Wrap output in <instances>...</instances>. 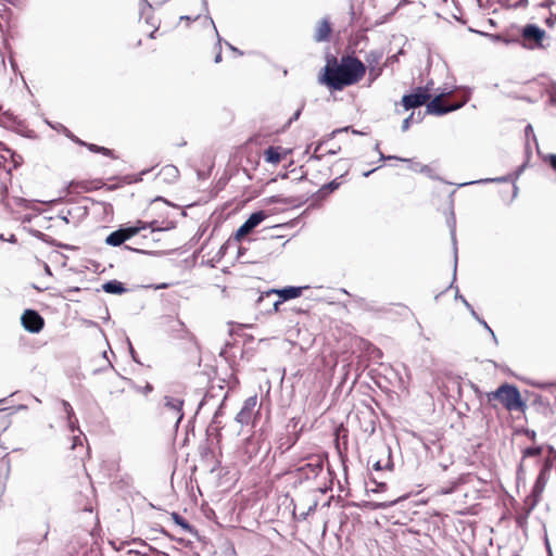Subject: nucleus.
Masks as SVG:
<instances>
[{"label":"nucleus","instance_id":"1","mask_svg":"<svg viewBox=\"0 0 556 556\" xmlns=\"http://www.w3.org/2000/svg\"><path fill=\"white\" fill-rule=\"evenodd\" d=\"M365 73L366 66L355 56H343L340 63H337V59L332 58L328 59L318 81L330 89L342 90L346 86L358 83Z\"/></svg>","mask_w":556,"mask_h":556},{"label":"nucleus","instance_id":"2","mask_svg":"<svg viewBox=\"0 0 556 556\" xmlns=\"http://www.w3.org/2000/svg\"><path fill=\"white\" fill-rule=\"evenodd\" d=\"M489 401L498 400L508 412L525 413L528 408L518 388L514 384L503 383L495 391L486 394Z\"/></svg>","mask_w":556,"mask_h":556},{"label":"nucleus","instance_id":"3","mask_svg":"<svg viewBox=\"0 0 556 556\" xmlns=\"http://www.w3.org/2000/svg\"><path fill=\"white\" fill-rule=\"evenodd\" d=\"M184 400L165 395L163 397V406L161 408V416L168 422H173L175 428H178L184 418Z\"/></svg>","mask_w":556,"mask_h":556},{"label":"nucleus","instance_id":"4","mask_svg":"<svg viewBox=\"0 0 556 556\" xmlns=\"http://www.w3.org/2000/svg\"><path fill=\"white\" fill-rule=\"evenodd\" d=\"M521 37L523 40V47L528 49L533 50L546 48V45L544 43L547 39L546 33L535 24H527L523 26Z\"/></svg>","mask_w":556,"mask_h":556},{"label":"nucleus","instance_id":"5","mask_svg":"<svg viewBox=\"0 0 556 556\" xmlns=\"http://www.w3.org/2000/svg\"><path fill=\"white\" fill-rule=\"evenodd\" d=\"M430 97L428 88L418 87L413 93L403 96L402 104L405 110L416 109L427 104Z\"/></svg>","mask_w":556,"mask_h":556},{"label":"nucleus","instance_id":"6","mask_svg":"<svg viewBox=\"0 0 556 556\" xmlns=\"http://www.w3.org/2000/svg\"><path fill=\"white\" fill-rule=\"evenodd\" d=\"M23 328L30 333H38L45 326L41 315L35 309H26L21 316Z\"/></svg>","mask_w":556,"mask_h":556},{"label":"nucleus","instance_id":"7","mask_svg":"<svg viewBox=\"0 0 556 556\" xmlns=\"http://www.w3.org/2000/svg\"><path fill=\"white\" fill-rule=\"evenodd\" d=\"M442 97H443V94H439V96L434 97L431 101L427 102L426 114L441 116V115L447 114L450 112L456 111L459 108H462V105H463L462 103H458V104L445 103L442 100Z\"/></svg>","mask_w":556,"mask_h":556},{"label":"nucleus","instance_id":"8","mask_svg":"<svg viewBox=\"0 0 556 556\" xmlns=\"http://www.w3.org/2000/svg\"><path fill=\"white\" fill-rule=\"evenodd\" d=\"M266 214L263 211L252 213L249 218L238 228L233 239L240 241L244 236L249 235L255 227H257L264 219Z\"/></svg>","mask_w":556,"mask_h":556},{"label":"nucleus","instance_id":"9","mask_svg":"<svg viewBox=\"0 0 556 556\" xmlns=\"http://www.w3.org/2000/svg\"><path fill=\"white\" fill-rule=\"evenodd\" d=\"M257 399L256 396H250L248 397L239 410V413L236 415V421L240 424L241 426L249 425L254 412V408L256 406Z\"/></svg>","mask_w":556,"mask_h":556},{"label":"nucleus","instance_id":"10","mask_svg":"<svg viewBox=\"0 0 556 556\" xmlns=\"http://www.w3.org/2000/svg\"><path fill=\"white\" fill-rule=\"evenodd\" d=\"M307 287H286L279 290L273 289L266 293L267 296H270L271 294L276 293L281 299V301H288L291 299L299 298L302 294V291L306 289Z\"/></svg>","mask_w":556,"mask_h":556},{"label":"nucleus","instance_id":"11","mask_svg":"<svg viewBox=\"0 0 556 556\" xmlns=\"http://www.w3.org/2000/svg\"><path fill=\"white\" fill-rule=\"evenodd\" d=\"M157 177L166 184H174L179 178V170L175 165L168 164L161 168Z\"/></svg>","mask_w":556,"mask_h":556},{"label":"nucleus","instance_id":"12","mask_svg":"<svg viewBox=\"0 0 556 556\" xmlns=\"http://www.w3.org/2000/svg\"><path fill=\"white\" fill-rule=\"evenodd\" d=\"M331 34L330 23L327 18H323L316 26L314 40L316 42L327 41Z\"/></svg>","mask_w":556,"mask_h":556},{"label":"nucleus","instance_id":"13","mask_svg":"<svg viewBox=\"0 0 556 556\" xmlns=\"http://www.w3.org/2000/svg\"><path fill=\"white\" fill-rule=\"evenodd\" d=\"M102 290L110 294H123L126 292L124 283L115 279L104 282Z\"/></svg>","mask_w":556,"mask_h":556},{"label":"nucleus","instance_id":"14","mask_svg":"<svg viewBox=\"0 0 556 556\" xmlns=\"http://www.w3.org/2000/svg\"><path fill=\"white\" fill-rule=\"evenodd\" d=\"M455 299H459L464 305L466 306V308L470 312L471 316L480 324L484 327V329H486L488 331H491V328L490 326L488 325V323L481 318L477 312L475 311V308L472 307V305L463 296L459 294V291L458 289H456V294H455Z\"/></svg>","mask_w":556,"mask_h":556},{"label":"nucleus","instance_id":"15","mask_svg":"<svg viewBox=\"0 0 556 556\" xmlns=\"http://www.w3.org/2000/svg\"><path fill=\"white\" fill-rule=\"evenodd\" d=\"M125 241H126V239H125L124 230H122L121 228L111 232L105 239V243L111 247H119Z\"/></svg>","mask_w":556,"mask_h":556},{"label":"nucleus","instance_id":"16","mask_svg":"<svg viewBox=\"0 0 556 556\" xmlns=\"http://www.w3.org/2000/svg\"><path fill=\"white\" fill-rule=\"evenodd\" d=\"M383 53L380 50H372L367 53L366 62L369 65V74H372L375 67L379 65V62L382 58Z\"/></svg>","mask_w":556,"mask_h":556},{"label":"nucleus","instance_id":"17","mask_svg":"<svg viewBox=\"0 0 556 556\" xmlns=\"http://www.w3.org/2000/svg\"><path fill=\"white\" fill-rule=\"evenodd\" d=\"M384 450L388 454V458L384 465H382V462L377 459L372 463V469L375 471H381V470H389L391 471L393 469V462L391 459V450L389 446H384Z\"/></svg>","mask_w":556,"mask_h":556},{"label":"nucleus","instance_id":"18","mask_svg":"<svg viewBox=\"0 0 556 556\" xmlns=\"http://www.w3.org/2000/svg\"><path fill=\"white\" fill-rule=\"evenodd\" d=\"M265 161L271 164H278L281 160V155L277 148L269 147L265 150Z\"/></svg>","mask_w":556,"mask_h":556},{"label":"nucleus","instance_id":"19","mask_svg":"<svg viewBox=\"0 0 556 556\" xmlns=\"http://www.w3.org/2000/svg\"><path fill=\"white\" fill-rule=\"evenodd\" d=\"M545 484H546V479H545L544 472L542 471L538 476V478L534 482V485L532 489V495L535 497L540 496L545 488Z\"/></svg>","mask_w":556,"mask_h":556},{"label":"nucleus","instance_id":"20","mask_svg":"<svg viewBox=\"0 0 556 556\" xmlns=\"http://www.w3.org/2000/svg\"><path fill=\"white\" fill-rule=\"evenodd\" d=\"M403 497H399V498H393V500L386 501V502H368L366 505L370 509H386L388 507L395 505Z\"/></svg>","mask_w":556,"mask_h":556},{"label":"nucleus","instance_id":"21","mask_svg":"<svg viewBox=\"0 0 556 556\" xmlns=\"http://www.w3.org/2000/svg\"><path fill=\"white\" fill-rule=\"evenodd\" d=\"M172 518H173L174 522L176 525L180 526L186 532H189V533L193 532V527L184 517H181L178 513H173Z\"/></svg>","mask_w":556,"mask_h":556},{"label":"nucleus","instance_id":"22","mask_svg":"<svg viewBox=\"0 0 556 556\" xmlns=\"http://www.w3.org/2000/svg\"><path fill=\"white\" fill-rule=\"evenodd\" d=\"M139 226H131L126 228H121L124 230L126 241L134 236H136L140 230L146 229V224L142 222H138Z\"/></svg>","mask_w":556,"mask_h":556},{"label":"nucleus","instance_id":"23","mask_svg":"<svg viewBox=\"0 0 556 556\" xmlns=\"http://www.w3.org/2000/svg\"><path fill=\"white\" fill-rule=\"evenodd\" d=\"M422 121V115L420 112L417 113V116L415 118V113L412 112L408 117H406L402 123V130L406 131L409 128V125L415 123H420Z\"/></svg>","mask_w":556,"mask_h":556},{"label":"nucleus","instance_id":"24","mask_svg":"<svg viewBox=\"0 0 556 556\" xmlns=\"http://www.w3.org/2000/svg\"><path fill=\"white\" fill-rule=\"evenodd\" d=\"M86 147L91 151V152H94V153H101L105 156H110V157H113V151L105 148V147H100V146H97V144H93V143H87Z\"/></svg>","mask_w":556,"mask_h":556},{"label":"nucleus","instance_id":"25","mask_svg":"<svg viewBox=\"0 0 556 556\" xmlns=\"http://www.w3.org/2000/svg\"><path fill=\"white\" fill-rule=\"evenodd\" d=\"M509 180V176L496 177V178H486L480 179L477 181H472L471 184H486V182H507ZM470 182L462 184L460 186L469 185Z\"/></svg>","mask_w":556,"mask_h":556},{"label":"nucleus","instance_id":"26","mask_svg":"<svg viewBox=\"0 0 556 556\" xmlns=\"http://www.w3.org/2000/svg\"><path fill=\"white\" fill-rule=\"evenodd\" d=\"M505 2L509 8L513 9H525L529 5V0H502Z\"/></svg>","mask_w":556,"mask_h":556},{"label":"nucleus","instance_id":"27","mask_svg":"<svg viewBox=\"0 0 556 556\" xmlns=\"http://www.w3.org/2000/svg\"><path fill=\"white\" fill-rule=\"evenodd\" d=\"M341 177H342V175H341L340 177L334 178V179H333L332 181H330L329 184L324 185V186L321 187V189H320V192H323V191L332 192V191L337 190V189L340 187V185H341V182L339 181V179H340Z\"/></svg>","mask_w":556,"mask_h":556},{"label":"nucleus","instance_id":"28","mask_svg":"<svg viewBox=\"0 0 556 556\" xmlns=\"http://www.w3.org/2000/svg\"><path fill=\"white\" fill-rule=\"evenodd\" d=\"M452 235V241H453V249H454V270H453V279L456 278V268H457V247H456V236H455V228L453 227L451 230Z\"/></svg>","mask_w":556,"mask_h":556},{"label":"nucleus","instance_id":"29","mask_svg":"<svg viewBox=\"0 0 556 556\" xmlns=\"http://www.w3.org/2000/svg\"><path fill=\"white\" fill-rule=\"evenodd\" d=\"M370 481L376 484V488L370 490L372 493L382 492L387 489L386 482L380 481L376 476H371Z\"/></svg>","mask_w":556,"mask_h":556},{"label":"nucleus","instance_id":"30","mask_svg":"<svg viewBox=\"0 0 556 556\" xmlns=\"http://www.w3.org/2000/svg\"><path fill=\"white\" fill-rule=\"evenodd\" d=\"M541 453H542V447L541 446L527 447L523 451V456L525 457H532V456H538Z\"/></svg>","mask_w":556,"mask_h":556},{"label":"nucleus","instance_id":"31","mask_svg":"<svg viewBox=\"0 0 556 556\" xmlns=\"http://www.w3.org/2000/svg\"><path fill=\"white\" fill-rule=\"evenodd\" d=\"M61 404L63 406L64 412L67 415V420L73 418L74 417V410H73L71 404L67 401H65V400H62Z\"/></svg>","mask_w":556,"mask_h":556},{"label":"nucleus","instance_id":"32","mask_svg":"<svg viewBox=\"0 0 556 556\" xmlns=\"http://www.w3.org/2000/svg\"><path fill=\"white\" fill-rule=\"evenodd\" d=\"M64 132L74 142L78 143L79 146L86 147L87 142H85V141L80 140L79 138H77L76 136H74L67 128H64Z\"/></svg>","mask_w":556,"mask_h":556},{"label":"nucleus","instance_id":"33","mask_svg":"<svg viewBox=\"0 0 556 556\" xmlns=\"http://www.w3.org/2000/svg\"><path fill=\"white\" fill-rule=\"evenodd\" d=\"M379 155H380V161H383V160H399V161H402V162H410L409 159H402V157H397L395 155H384L382 152H379Z\"/></svg>","mask_w":556,"mask_h":556},{"label":"nucleus","instance_id":"34","mask_svg":"<svg viewBox=\"0 0 556 556\" xmlns=\"http://www.w3.org/2000/svg\"><path fill=\"white\" fill-rule=\"evenodd\" d=\"M303 108H304V103H302V105L290 117V119L288 121V125H290L291 123H293L300 118Z\"/></svg>","mask_w":556,"mask_h":556},{"label":"nucleus","instance_id":"35","mask_svg":"<svg viewBox=\"0 0 556 556\" xmlns=\"http://www.w3.org/2000/svg\"><path fill=\"white\" fill-rule=\"evenodd\" d=\"M546 160L552 169L556 172V154H549Z\"/></svg>","mask_w":556,"mask_h":556},{"label":"nucleus","instance_id":"36","mask_svg":"<svg viewBox=\"0 0 556 556\" xmlns=\"http://www.w3.org/2000/svg\"><path fill=\"white\" fill-rule=\"evenodd\" d=\"M127 342H128L129 353H130V355H131V358H132L136 363L140 364L139 359L137 358V353H136L135 349L132 348V344H131V342L129 341V339H127Z\"/></svg>","mask_w":556,"mask_h":556},{"label":"nucleus","instance_id":"37","mask_svg":"<svg viewBox=\"0 0 556 556\" xmlns=\"http://www.w3.org/2000/svg\"><path fill=\"white\" fill-rule=\"evenodd\" d=\"M545 23L552 27L556 23V14L551 13V16L546 18Z\"/></svg>","mask_w":556,"mask_h":556},{"label":"nucleus","instance_id":"38","mask_svg":"<svg viewBox=\"0 0 556 556\" xmlns=\"http://www.w3.org/2000/svg\"><path fill=\"white\" fill-rule=\"evenodd\" d=\"M173 326H172V329L173 330H176L177 328L179 329H185V324L180 320H173Z\"/></svg>","mask_w":556,"mask_h":556},{"label":"nucleus","instance_id":"39","mask_svg":"<svg viewBox=\"0 0 556 556\" xmlns=\"http://www.w3.org/2000/svg\"><path fill=\"white\" fill-rule=\"evenodd\" d=\"M77 420H73V418L68 419V428L72 432H74L77 429L76 426Z\"/></svg>","mask_w":556,"mask_h":556},{"label":"nucleus","instance_id":"40","mask_svg":"<svg viewBox=\"0 0 556 556\" xmlns=\"http://www.w3.org/2000/svg\"><path fill=\"white\" fill-rule=\"evenodd\" d=\"M413 168H414V170H419L421 173L427 172L429 169V167L427 165H420V164H416V166H414Z\"/></svg>","mask_w":556,"mask_h":556},{"label":"nucleus","instance_id":"41","mask_svg":"<svg viewBox=\"0 0 556 556\" xmlns=\"http://www.w3.org/2000/svg\"><path fill=\"white\" fill-rule=\"evenodd\" d=\"M554 4H555V3H554V1H553V0H544V2H543V3H541L540 5H541L542 8H551V5H554Z\"/></svg>","mask_w":556,"mask_h":556},{"label":"nucleus","instance_id":"42","mask_svg":"<svg viewBox=\"0 0 556 556\" xmlns=\"http://www.w3.org/2000/svg\"><path fill=\"white\" fill-rule=\"evenodd\" d=\"M283 301H281V299L279 298V300L275 301L274 302V311L275 312H278L279 309V306L282 304Z\"/></svg>","mask_w":556,"mask_h":556},{"label":"nucleus","instance_id":"43","mask_svg":"<svg viewBox=\"0 0 556 556\" xmlns=\"http://www.w3.org/2000/svg\"><path fill=\"white\" fill-rule=\"evenodd\" d=\"M527 435L531 439V440H534L535 437H536V433L535 431L533 430H527Z\"/></svg>","mask_w":556,"mask_h":556},{"label":"nucleus","instance_id":"44","mask_svg":"<svg viewBox=\"0 0 556 556\" xmlns=\"http://www.w3.org/2000/svg\"><path fill=\"white\" fill-rule=\"evenodd\" d=\"M153 390V387L152 384L150 383H147L146 387L143 388V392L147 394L149 392H151Z\"/></svg>","mask_w":556,"mask_h":556},{"label":"nucleus","instance_id":"45","mask_svg":"<svg viewBox=\"0 0 556 556\" xmlns=\"http://www.w3.org/2000/svg\"><path fill=\"white\" fill-rule=\"evenodd\" d=\"M222 61V51L219 50L218 53L215 55L214 62L219 63Z\"/></svg>","mask_w":556,"mask_h":556},{"label":"nucleus","instance_id":"46","mask_svg":"<svg viewBox=\"0 0 556 556\" xmlns=\"http://www.w3.org/2000/svg\"><path fill=\"white\" fill-rule=\"evenodd\" d=\"M349 129H350V127H344L342 129H336L331 132V136H334L336 134L341 132V131H348Z\"/></svg>","mask_w":556,"mask_h":556},{"label":"nucleus","instance_id":"47","mask_svg":"<svg viewBox=\"0 0 556 556\" xmlns=\"http://www.w3.org/2000/svg\"><path fill=\"white\" fill-rule=\"evenodd\" d=\"M78 443H80V438H79V437H74V438H73V446H72V447H73V448H75V446H76Z\"/></svg>","mask_w":556,"mask_h":556},{"label":"nucleus","instance_id":"48","mask_svg":"<svg viewBox=\"0 0 556 556\" xmlns=\"http://www.w3.org/2000/svg\"><path fill=\"white\" fill-rule=\"evenodd\" d=\"M227 46L229 47L230 50L237 52L238 54L242 55V52L239 51L237 48H235L233 46H231L230 43L227 42Z\"/></svg>","mask_w":556,"mask_h":556},{"label":"nucleus","instance_id":"49","mask_svg":"<svg viewBox=\"0 0 556 556\" xmlns=\"http://www.w3.org/2000/svg\"><path fill=\"white\" fill-rule=\"evenodd\" d=\"M529 134H533V128H532V126H531V125H528V126L526 127V135L528 136Z\"/></svg>","mask_w":556,"mask_h":556},{"label":"nucleus","instance_id":"50","mask_svg":"<svg viewBox=\"0 0 556 556\" xmlns=\"http://www.w3.org/2000/svg\"><path fill=\"white\" fill-rule=\"evenodd\" d=\"M489 332L491 333V336H492V340L494 341V343H495V344H498V341H497V338H496V336H495L494 331L491 329V331H489Z\"/></svg>","mask_w":556,"mask_h":556},{"label":"nucleus","instance_id":"51","mask_svg":"<svg viewBox=\"0 0 556 556\" xmlns=\"http://www.w3.org/2000/svg\"><path fill=\"white\" fill-rule=\"evenodd\" d=\"M168 286H169L168 283H161V285H157V286L155 287V289H156V290L165 289V288H167Z\"/></svg>","mask_w":556,"mask_h":556},{"label":"nucleus","instance_id":"52","mask_svg":"<svg viewBox=\"0 0 556 556\" xmlns=\"http://www.w3.org/2000/svg\"><path fill=\"white\" fill-rule=\"evenodd\" d=\"M316 506H317V503H314L312 506H309L306 515H308L309 513L314 511Z\"/></svg>","mask_w":556,"mask_h":556},{"label":"nucleus","instance_id":"53","mask_svg":"<svg viewBox=\"0 0 556 556\" xmlns=\"http://www.w3.org/2000/svg\"><path fill=\"white\" fill-rule=\"evenodd\" d=\"M378 168H379V167L374 168V169H370V170H368V172H365V173L363 174V176H364V177H368L369 175H371V174H372L375 170H377Z\"/></svg>","mask_w":556,"mask_h":556},{"label":"nucleus","instance_id":"54","mask_svg":"<svg viewBox=\"0 0 556 556\" xmlns=\"http://www.w3.org/2000/svg\"><path fill=\"white\" fill-rule=\"evenodd\" d=\"M125 249H128V250H131V251H135V252H138V253H146L143 250L132 249L129 245H126Z\"/></svg>","mask_w":556,"mask_h":556},{"label":"nucleus","instance_id":"55","mask_svg":"<svg viewBox=\"0 0 556 556\" xmlns=\"http://www.w3.org/2000/svg\"><path fill=\"white\" fill-rule=\"evenodd\" d=\"M551 102H552V104L556 105V90H555V92L551 96Z\"/></svg>","mask_w":556,"mask_h":556},{"label":"nucleus","instance_id":"56","mask_svg":"<svg viewBox=\"0 0 556 556\" xmlns=\"http://www.w3.org/2000/svg\"><path fill=\"white\" fill-rule=\"evenodd\" d=\"M380 73H381V68H378V70L375 68V71L372 72L371 75L374 76V78H376L377 76L380 75Z\"/></svg>","mask_w":556,"mask_h":556},{"label":"nucleus","instance_id":"57","mask_svg":"<svg viewBox=\"0 0 556 556\" xmlns=\"http://www.w3.org/2000/svg\"><path fill=\"white\" fill-rule=\"evenodd\" d=\"M143 5L151 9V4L147 0H140Z\"/></svg>","mask_w":556,"mask_h":556},{"label":"nucleus","instance_id":"58","mask_svg":"<svg viewBox=\"0 0 556 556\" xmlns=\"http://www.w3.org/2000/svg\"><path fill=\"white\" fill-rule=\"evenodd\" d=\"M60 217H61V218H62V220H64L66 224L68 223V217H67V215L60 214Z\"/></svg>","mask_w":556,"mask_h":556},{"label":"nucleus","instance_id":"59","mask_svg":"<svg viewBox=\"0 0 556 556\" xmlns=\"http://www.w3.org/2000/svg\"><path fill=\"white\" fill-rule=\"evenodd\" d=\"M45 270L48 275H51V269L48 264H45Z\"/></svg>","mask_w":556,"mask_h":556},{"label":"nucleus","instance_id":"60","mask_svg":"<svg viewBox=\"0 0 556 556\" xmlns=\"http://www.w3.org/2000/svg\"><path fill=\"white\" fill-rule=\"evenodd\" d=\"M10 242H16V238L14 235H11L10 239H9Z\"/></svg>","mask_w":556,"mask_h":556},{"label":"nucleus","instance_id":"61","mask_svg":"<svg viewBox=\"0 0 556 556\" xmlns=\"http://www.w3.org/2000/svg\"><path fill=\"white\" fill-rule=\"evenodd\" d=\"M375 151H377V152H381V151H380V149H379V143H376V146H375Z\"/></svg>","mask_w":556,"mask_h":556},{"label":"nucleus","instance_id":"62","mask_svg":"<svg viewBox=\"0 0 556 556\" xmlns=\"http://www.w3.org/2000/svg\"><path fill=\"white\" fill-rule=\"evenodd\" d=\"M353 134H355V135H363V132L359 131V130H353Z\"/></svg>","mask_w":556,"mask_h":556},{"label":"nucleus","instance_id":"63","mask_svg":"<svg viewBox=\"0 0 556 556\" xmlns=\"http://www.w3.org/2000/svg\"><path fill=\"white\" fill-rule=\"evenodd\" d=\"M72 291L77 292V291H79V288H73V289L70 290V292H72Z\"/></svg>","mask_w":556,"mask_h":556},{"label":"nucleus","instance_id":"64","mask_svg":"<svg viewBox=\"0 0 556 556\" xmlns=\"http://www.w3.org/2000/svg\"><path fill=\"white\" fill-rule=\"evenodd\" d=\"M328 153H329V154H336V153H337V151H334V150H330Z\"/></svg>","mask_w":556,"mask_h":556}]
</instances>
